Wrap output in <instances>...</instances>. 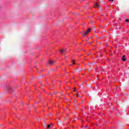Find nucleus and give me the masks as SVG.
I'll return each instance as SVG.
<instances>
[{
    "mask_svg": "<svg viewBox=\"0 0 129 129\" xmlns=\"http://www.w3.org/2000/svg\"><path fill=\"white\" fill-rule=\"evenodd\" d=\"M90 31H91V29L90 28H88L87 31L85 32V34L83 33V32H81V34L83 36H86V35L89 34V33H90Z\"/></svg>",
    "mask_w": 129,
    "mask_h": 129,
    "instance_id": "nucleus-1",
    "label": "nucleus"
},
{
    "mask_svg": "<svg viewBox=\"0 0 129 129\" xmlns=\"http://www.w3.org/2000/svg\"><path fill=\"white\" fill-rule=\"evenodd\" d=\"M55 61H54L53 60H50L47 63V65H52V64H53V63H54Z\"/></svg>",
    "mask_w": 129,
    "mask_h": 129,
    "instance_id": "nucleus-2",
    "label": "nucleus"
},
{
    "mask_svg": "<svg viewBox=\"0 0 129 129\" xmlns=\"http://www.w3.org/2000/svg\"><path fill=\"white\" fill-rule=\"evenodd\" d=\"M94 8H99V3L97 2L94 6Z\"/></svg>",
    "mask_w": 129,
    "mask_h": 129,
    "instance_id": "nucleus-3",
    "label": "nucleus"
},
{
    "mask_svg": "<svg viewBox=\"0 0 129 129\" xmlns=\"http://www.w3.org/2000/svg\"><path fill=\"white\" fill-rule=\"evenodd\" d=\"M122 60L124 62L125 61H126V58H125V55H123L122 57Z\"/></svg>",
    "mask_w": 129,
    "mask_h": 129,
    "instance_id": "nucleus-4",
    "label": "nucleus"
},
{
    "mask_svg": "<svg viewBox=\"0 0 129 129\" xmlns=\"http://www.w3.org/2000/svg\"><path fill=\"white\" fill-rule=\"evenodd\" d=\"M50 127H51V124L47 125V128H50Z\"/></svg>",
    "mask_w": 129,
    "mask_h": 129,
    "instance_id": "nucleus-5",
    "label": "nucleus"
},
{
    "mask_svg": "<svg viewBox=\"0 0 129 129\" xmlns=\"http://www.w3.org/2000/svg\"><path fill=\"white\" fill-rule=\"evenodd\" d=\"M60 52L61 53H63V52H64V50H62V49H60Z\"/></svg>",
    "mask_w": 129,
    "mask_h": 129,
    "instance_id": "nucleus-6",
    "label": "nucleus"
},
{
    "mask_svg": "<svg viewBox=\"0 0 129 129\" xmlns=\"http://www.w3.org/2000/svg\"><path fill=\"white\" fill-rule=\"evenodd\" d=\"M72 62H73V64H75V60H73Z\"/></svg>",
    "mask_w": 129,
    "mask_h": 129,
    "instance_id": "nucleus-7",
    "label": "nucleus"
},
{
    "mask_svg": "<svg viewBox=\"0 0 129 129\" xmlns=\"http://www.w3.org/2000/svg\"><path fill=\"white\" fill-rule=\"evenodd\" d=\"M74 90H73V91H74V92L77 91L76 88H74Z\"/></svg>",
    "mask_w": 129,
    "mask_h": 129,
    "instance_id": "nucleus-8",
    "label": "nucleus"
},
{
    "mask_svg": "<svg viewBox=\"0 0 129 129\" xmlns=\"http://www.w3.org/2000/svg\"><path fill=\"white\" fill-rule=\"evenodd\" d=\"M64 52H67V48H65L64 49Z\"/></svg>",
    "mask_w": 129,
    "mask_h": 129,
    "instance_id": "nucleus-9",
    "label": "nucleus"
},
{
    "mask_svg": "<svg viewBox=\"0 0 129 129\" xmlns=\"http://www.w3.org/2000/svg\"><path fill=\"white\" fill-rule=\"evenodd\" d=\"M125 22H129V20L128 19H126Z\"/></svg>",
    "mask_w": 129,
    "mask_h": 129,
    "instance_id": "nucleus-10",
    "label": "nucleus"
},
{
    "mask_svg": "<svg viewBox=\"0 0 129 129\" xmlns=\"http://www.w3.org/2000/svg\"><path fill=\"white\" fill-rule=\"evenodd\" d=\"M109 2H113L114 0H108Z\"/></svg>",
    "mask_w": 129,
    "mask_h": 129,
    "instance_id": "nucleus-11",
    "label": "nucleus"
},
{
    "mask_svg": "<svg viewBox=\"0 0 129 129\" xmlns=\"http://www.w3.org/2000/svg\"><path fill=\"white\" fill-rule=\"evenodd\" d=\"M99 8H100V10H101V6H99Z\"/></svg>",
    "mask_w": 129,
    "mask_h": 129,
    "instance_id": "nucleus-12",
    "label": "nucleus"
},
{
    "mask_svg": "<svg viewBox=\"0 0 129 129\" xmlns=\"http://www.w3.org/2000/svg\"><path fill=\"white\" fill-rule=\"evenodd\" d=\"M76 95L77 97H78V95H79V94L77 93V94H76Z\"/></svg>",
    "mask_w": 129,
    "mask_h": 129,
    "instance_id": "nucleus-13",
    "label": "nucleus"
},
{
    "mask_svg": "<svg viewBox=\"0 0 129 129\" xmlns=\"http://www.w3.org/2000/svg\"><path fill=\"white\" fill-rule=\"evenodd\" d=\"M44 126H46V123H44Z\"/></svg>",
    "mask_w": 129,
    "mask_h": 129,
    "instance_id": "nucleus-14",
    "label": "nucleus"
},
{
    "mask_svg": "<svg viewBox=\"0 0 129 129\" xmlns=\"http://www.w3.org/2000/svg\"><path fill=\"white\" fill-rule=\"evenodd\" d=\"M100 3H102V1H100Z\"/></svg>",
    "mask_w": 129,
    "mask_h": 129,
    "instance_id": "nucleus-15",
    "label": "nucleus"
},
{
    "mask_svg": "<svg viewBox=\"0 0 129 129\" xmlns=\"http://www.w3.org/2000/svg\"><path fill=\"white\" fill-rule=\"evenodd\" d=\"M89 44H91V42H89Z\"/></svg>",
    "mask_w": 129,
    "mask_h": 129,
    "instance_id": "nucleus-16",
    "label": "nucleus"
},
{
    "mask_svg": "<svg viewBox=\"0 0 129 129\" xmlns=\"http://www.w3.org/2000/svg\"><path fill=\"white\" fill-rule=\"evenodd\" d=\"M43 121H44V122H45V121H45V120H43Z\"/></svg>",
    "mask_w": 129,
    "mask_h": 129,
    "instance_id": "nucleus-17",
    "label": "nucleus"
}]
</instances>
